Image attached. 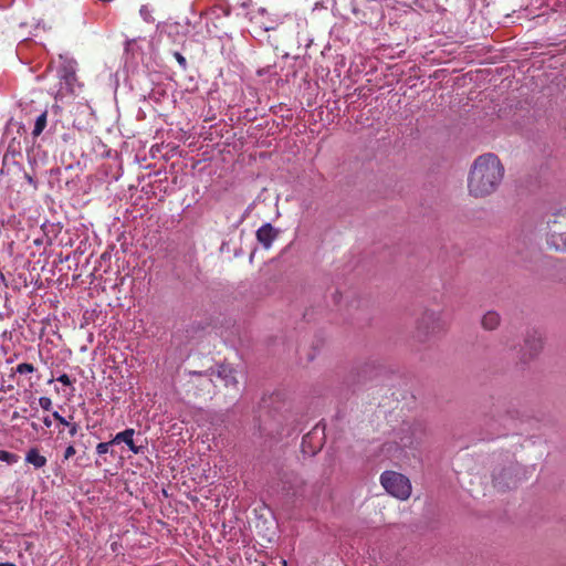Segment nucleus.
<instances>
[{
    "mask_svg": "<svg viewBox=\"0 0 566 566\" xmlns=\"http://www.w3.org/2000/svg\"><path fill=\"white\" fill-rule=\"evenodd\" d=\"M500 314L495 311H489L483 315L481 324L484 329L493 331L500 325Z\"/></svg>",
    "mask_w": 566,
    "mask_h": 566,
    "instance_id": "obj_10",
    "label": "nucleus"
},
{
    "mask_svg": "<svg viewBox=\"0 0 566 566\" xmlns=\"http://www.w3.org/2000/svg\"><path fill=\"white\" fill-rule=\"evenodd\" d=\"M505 175V167L497 155L478 156L469 170L467 187L474 198H485L497 191Z\"/></svg>",
    "mask_w": 566,
    "mask_h": 566,
    "instance_id": "obj_1",
    "label": "nucleus"
},
{
    "mask_svg": "<svg viewBox=\"0 0 566 566\" xmlns=\"http://www.w3.org/2000/svg\"><path fill=\"white\" fill-rule=\"evenodd\" d=\"M218 377L223 381V385L228 388L238 390V380L233 368L222 365L218 370Z\"/></svg>",
    "mask_w": 566,
    "mask_h": 566,
    "instance_id": "obj_9",
    "label": "nucleus"
},
{
    "mask_svg": "<svg viewBox=\"0 0 566 566\" xmlns=\"http://www.w3.org/2000/svg\"><path fill=\"white\" fill-rule=\"evenodd\" d=\"M66 427L69 428V434L71 437H74L78 432V429H80L78 423L71 422V421H69V426H66Z\"/></svg>",
    "mask_w": 566,
    "mask_h": 566,
    "instance_id": "obj_19",
    "label": "nucleus"
},
{
    "mask_svg": "<svg viewBox=\"0 0 566 566\" xmlns=\"http://www.w3.org/2000/svg\"><path fill=\"white\" fill-rule=\"evenodd\" d=\"M174 56H175L176 61L178 62V64L185 70L187 67L186 57L179 52H175Z\"/></svg>",
    "mask_w": 566,
    "mask_h": 566,
    "instance_id": "obj_18",
    "label": "nucleus"
},
{
    "mask_svg": "<svg viewBox=\"0 0 566 566\" xmlns=\"http://www.w3.org/2000/svg\"><path fill=\"white\" fill-rule=\"evenodd\" d=\"M134 434H135V430L133 428H128L124 431L116 433L115 437L109 441V443H114V444L125 443L133 453H135V454L143 453L144 447L137 446L135 443Z\"/></svg>",
    "mask_w": 566,
    "mask_h": 566,
    "instance_id": "obj_6",
    "label": "nucleus"
},
{
    "mask_svg": "<svg viewBox=\"0 0 566 566\" xmlns=\"http://www.w3.org/2000/svg\"><path fill=\"white\" fill-rule=\"evenodd\" d=\"M39 405L43 410L49 411L52 408V400L50 397L43 396L39 398Z\"/></svg>",
    "mask_w": 566,
    "mask_h": 566,
    "instance_id": "obj_15",
    "label": "nucleus"
},
{
    "mask_svg": "<svg viewBox=\"0 0 566 566\" xmlns=\"http://www.w3.org/2000/svg\"><path fill=\"white\" fill-rule=\"evenodd\" d=\"M544 347V340L537 331H531L527 333L524 347L522 349V360L524 363L536 358Z\"/></svg>",
    "mask_w": 566,
    "mask_h": 566,
    "instance_id": "obj_5",
    "label": "nucleus"
},
{
    "mask_svg": "<svg viewBox=\"0 0 566 566\" xmlns=\"http://www.w3.org/2000/svg\"><path fill=\"white\" fill-rule=\"evenodd\" d=\"M401 444H402V447H412L413 442L411 440L410 441L401 440Z\"/></svg>",
    "mask_w": 566,
    "mask_h": 566,
    "instance_id": "obj_25",
    "label": "nucleus"
},
{
    "mask_svg": "<svg viewBox=\"0 0 566 566\" xmlns=\"http://www.w3.org/2000/svg\"><path fill=\"white\" fill-rule=\"evenodd\" d=\"M448 327L441 312L426 310L418 319L415 337L419 342H426L431 337L443 333Z\"/></svg>",
    "mask_w": 566,
    "mask_h": 566,
    "instance_id": "obj_3",
    "label": "nucleus"
},
{
    "mask_svg": "<svg viewBox=\"0 0 566 566\" xmlns=\"http://www.w3.org/2000/svg\"><path fill=\"white\" fill-rule=\"evenodd\" d=\"M507 474H509V471H507V470H504V471H503V473H502L501 475L495 476V478H494V485H495L496 488H502V481H501V478H502V475H503V476H505V475H507Z\"/></svg>",
    "mask_w": 566,
    "mask_h": 566,
    "instance_id": "obj_22",
    "label": "nucleus"
},
{
    "mask_svg": "<svg viewBox=\"0 0 566 566\" xmlns=\"http://www.w3.org/2000/svg\"><path fill=\"white\" fill-rule=\"evenodd\" d=\"M380 483L384 489L394 497L406 501L411 495L410 480L396 471H385L380 475Z\"/></svg>",
    "mask_w": 566,
    "mask_h": 566,
    "instance_id": "obj_4",
    "label": "nucleus"
},
{
    "mask_svg": "<svg viewBox=\"0 0 566 566\" xmlns=\"http://www.w3.org/2000/svg\"><path fill=\"white\" fill-rule=\"evenodd\" d=\"M263 25V29L265 31H270V30H274L275 29V23L274 22H270V23H262Z\"/></svg>",
    "mask_w": 566,
    "mask_h": 566,
    "instance_id": "obj_23",
    "label": "nucleus"
},
{
    "mask_svg": "<svg viewBox=\"0 0 566 566\" xmlns=\"http://www.w3.org/2000/svg\"><path fill=\"white\" fill-rule=\"evenodd\" d=\"M25 461L34 465L36 469L43 468L46 464V458L40 454L36 448H32L28 451Z\"/></svg>",
    "mask_w": 566,
    "mask_h": 566,
    "instance_id": "obj_11",
    "label": "nucleus"
},
{
    "mask_svg": "<svg viewBox=\"0 0 566 566\" xmlns=\"http://www.w3.org/2000/svg\"><path fill=\"white\" fill-rule=\"evenodd\" d=\"M46 122H48V112L44 111L40 116H38V118L35 120L34 128L32 132L33 137H38L42 134V132L46 127Z\"/></svg>",
    "mask_w": 566,
    "mask_h": 566,
    "instance_id": "obj_12",
    "label": "nucleus"
},
{
    "mask_svg": "<svg viewBox=\"0 0 566 566\" xmlns=\"http://www.w3.org/2000/svg\"><path fill=\"white\" fill-rule=\"evenodd\" d=\"M75 453H76V450H75L74 446L70 444L69 447H66V449L64 451L63 460L66 461V460L71 459Z\"/></svg>",
    "mask_w": 566,
    "mask_h": 566,
    "instance_id": "obj_17",
    "label": "nucleus"
},
{
    "mask_svg": "<svg viewBox=\"0 0 566 566\" xmlns=\"http://www.w3.org/2000/svg\"><path fill=\"white\" fill-rule=\"evenodd\" d=\"M0 461H6L8 463L15 462L17 455L9 451L0 450Z\"/></svg>",
    "mask_w": 566,
    "mask_h": 566,
    "instance_id": "obj_14",
    "label": "nucleus"
},
{
    "mask_svg": "<svg viewBox=\"0 0 566 566\" xmlns=\"http://www.w3.org/2000/svg\"><path fill=\"white\" fill-rule=\"evenodd\" d=\"M546 242L551 249L566 252V207L548 218Z\"/></svg>",
    "mask_w": 566,
    "mask_h": 566,
    "instance_id": "obj_2",
    "label": "nucleus"
},
{
    "mask_svg": "<svg viewBox=\"0 0 566 566\" xmlns=\"http://www.w3.org/2000/svg\"><path fill=\"white\" fill-rule=\"evenodd\" d=\"M43 423H44V426H45L46 428H50V427L52 426V420H51V418H50L49 416H45V417L43 418Z\"/></svg>",
    "mask_w": 566,
    "mask_h": 566,
    "instance_id": "obj_24",
    "label": "nucleus"
},
{
    "mask_svg": "<svg viewBox=\"0 0 566 566\" xmlns=\"http://www.w3.org/2000/svg\"><path fill=\"white\" fill-rule=\"evenodd\" d=\"M114 443H109L108 442H99L97 446H96V452L97 454L102 455V454H105L108 452L109 450V447L113 446Z\"/></svg>",
    "mask_w": 566,
    "mask_h": 566,
    "instance_id": "obj_16",
    "label": "nucleus"
},
{
    "mask_svg": "<svg viewBox=\"0 0 566 566\" xmlns=\"http://www.w3.org/2000/svg\"><path fill=\"white\" fill-rule=\"evenodd\" d=\"M505 486L506 488L515 486V483H506Z\"/></svg>",
    "mask_w": 566,
    "mask_h": 566,
    "instance_id": "obj_27",
    "label": "nucleus"
},
{
    "mask_svg": "<svg viewBox=\"0 0 566 566\" xmlns=\"http://www.w3.org/2000/svg\"><path fill=\"white\" fill-rule=\"evenodd\" d=\"M0 566H15V565L12 563H0Z\"/></svg>",
    "mask_w": 566,
    "mask_h": 566,
    "instance_id": "obj_26",
    "label": "nucleus"
},
{
    "mask_svg": "<svg viewBox=\"0 0 566 566\" xmlns=\"http://www.w3.org/2000/svg\"><path fill=\"white\" fill-rule=\"evenodd\" d=\"M52 417L62 426H69V420L62 417L57 411L52 413Z\"/></svg>",
    "mask_w": 566,
    "mask_h": 566,
    "instance_id": "obj_20",
    "label": "nucleus"
},
{
    "mask_svg": "<svg viewBox=\"0 0 566 566\" xmlns=\"http://www.w3.org/2000/svg\"><path fill=\"white\" fill-rule=\"evenodd\" d=\"M277 233V230L271 223H265L258 229L256 239L265 249H269L276 239Z\"/></svg>",
    "mask_w": 566,
    "mask_h": 566,
    "instance_id": "obj_8",
    "label": "nucleus"
},
{
    "mask_svg": "<svg viewBox=\"0 0 566 566\" xmlns=\"http://www.w3.org/2000/svg\"><path fill=\"white\" fill-rule=\"evenodd\" d=\"M35 370L34 366L29 363H21L15 367V373L23 375V374H31Z\"/></svg>",
    "mask_w": 566,
    "mask_h": 566,
    "instance_id": "obj_13",
    "label": "nucleus"
},
{
    "mask_svg": "<svg viewBox=\"0 0 566 566\" xmlns=\"http://www.w3.org/2000/svg\"><path fill=\"white\" fill-rule=\"evenodd\" d=\"M57 381H60L61 384H63L64 386H71L72 385V380L70 378L69 375L66 374H62L57 377Z\"/></svg>",
    "mask_w": 566,
    "mask_h": 566,
    "instance_id": "obj_21",
    "label": "nucleus"
},
{
    "mask_svg": "<svg viewBox=\"0 0 566 566\" xmlns=\"http://www.w3.org/2000/svg\"><path fill=\"white\" fill-rule=\"evenodd\" d=\"M282 565H283V566H287L286 560H284V559H283V560H282Z\"/></svg>",
    "mask_w": 566,
    "mask_h": 566,
    "instance_id": "obj_28",
    "label": "nucleus"
},
{
    "mask_svg": "<svg viewBox=\"0 0 566 566\" xmlns=\"http://www.w3.org/2000/svg\"><path fill=\"white\" fill-rule=\"evenodd\" d=\"M318 434V428L315 427L311 432L306 433L302 439V451L305 454L314 455L316 454L321 448H322V439H318L315 443L313 440Z\"/></svg>",
    "mask_w": 566,
    "mask_h": 566,
    "instance_id": "obj_7",
    "label": "nucleus"
}]
</instances>
